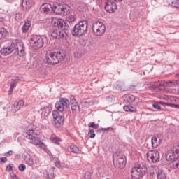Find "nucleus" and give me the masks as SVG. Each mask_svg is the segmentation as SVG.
Masks as SVG:
<instances>
[{
    "mask_svg": "<svg viewBox=\"0 0 179 179\" xmlns=\"http://www.w3.org/2000/svg\"><path fill=\"white\" fill-rule=\"evenodd\" d=\"M65 53L63 52H46L45 61L49 65H55L64 61Z\"/></svg>",
    "mask_w": 179,
    "mask_h": 179,
    "instance_id": "obj_1",
    "label": "nucleus"
},
{
    "mask_svg": "<svg viewBox=\"0 0 179 179\" xmlns=\"http://www.w3.org/2000/svg\"><path fill=\"white\" fill-rule=\"evenodd\" d=\"M148 166L145 164H137L131 168V176L132 179H140L145 176Z\"/></svg>",
    "mask_w": 179,
    "mask_h": 179,
    "instance_id": "obj_2",
    "label": "nucleus"
},
{
    "mask_svg": "<svg viewBox=\"0 0 179 179\" xmlns=\"http://www.w3.org/2000/svg\"><path fill=\"white\" fill-rule=\"evenodd\" d=\"M86 33H87V22L86 20L79 22L72 30V34L75 37H80V36H83Z\"/></svg>",
    "mask_w": 179,
    "mask_h": 179,
    "instance_id": "obj_3",
    "label": "nucleus"
},
{
    "mask_svg": "<svg viewBox=\"0 0 179 179\" xmlns=\"http://www.w3.org/2000/svg\"><path fill=\"white\" fill-rule=\"evenodd\" d=\"M113 166L116 169H124L127 164V161L124 154L121 152H115L113 157Z\"/></svg>",
    "mask_w": 179,
    "mask_h": 179,
    "instance_id": "obj_4",
    "label": "nucleus"
},
{
    "mask_svg": "<svg viewBox=\"0 0 179 179\" xmlns=\"http://www.w3.org/2000/svg\"><path fill=\"white\" fill-rule=\"evenodd\" d=\"M29 45L33 50H40L44 46V38L41 36H34L29 40Z\"/></svg>",
    "mask_w": 179,
    "mask_h": 179,
    "instance_id": "obj_5",
    "label": "nucleus"
},
{
    "mask_svg": "<svg viewBox=\"0 0 179 179\" xmlns=\"http://www.w3.org/2000/svg\"><path fill=\"white\" fill-rule=\"evenodd\" d=\"M179 145L174 147L172 150H169L166 155V160L172 162L173 167H174V162L179 160Z\"/></svg>",
    "mask_w": 179,
    "mask_h": 179,
    "instance_id": "obj_6",
    "label": "nucleus"
},
{
    "mask_svg": "<svg viewBox=\"0 0 179 179\" xmlns=\"http://www.w3.org/2000/svg\"><path fill=\"white\" fill-rule=\"evenodd\" d=\"M92 29L95 36L101 37L106 33V25L101 22H95L92 24Z\"/></svg>",
    "mask_w": 179,
    "mask_h": 179,
    "instance_id": "obj_7",
    "label": "nucleus"
},
{
    "mask_svg": "<svg viewBox=\"0 0 179 179\" xmlns=\"http://www.w3.org/2000/svg\"><path fill=\"white\" fill-rule=\"evenodd\" d=\"M34 131H37V126L34 125V124H29L27 127L26 138L29 139L30 141L36 139L38 136Z\"/></svg>",
    "mask_w": 179,
    "mask_h": 179,
    "instance_id": "obj_8",
    "label": "nucleus"
},
{
    "mask_svg": "<svg viewBox=\"0 0 179 179\" xmlns=\"http://www.w3.org/2000/svg\"><path fill=\"white\" fill-rule=\"evenodd\" d=\"M146 155L150 163H157L160 160V152L157 150L148 151Z\"/></svg>",
    "mask_w": 179,
    "mask_h": 179,
    "instance_id": "obj_9",
    "label": "nucleus"
},
{
    "mask_svg": "<svg viewBox=\"0 0 179 179\" xmlns=\"http://www.w3.org/2000/svg\"><path fill=\"white\" fill-rule=\"evenodd\" d=\"M15 50H16V45L13 43H9L1 49L0 52L1 55L6 57V55L12 54Z\"/></svg>",
    "mask_w": 179,
    "mask_h": 179,
    "instance_id": "obj_10",
    "label": "nucleus"
},
{
    "mask_svg": "<svg viewBox=\"0 0 179 179\" xmlns=\"http://www.w3.org/2000/svg\"><path fill=\"white\" fill-rule=\"evenodd\" d=\"M52 114L55 127L57 128H59V127H61V125L64 124V116L59 114V112H58V110H55L52 111Z\"/></svg>",
    "mask_w": 179,
    "mask_h": 179,
    "instance_id": "obj_11",
    "label": "nucleus"
},
{
    "mask_svg": "<svg viewBox=\"0 0 179 179\" xmlns=\"http://www.w3.org/2000/svg\"><path fill=\"white\" fill-rule=\"evenodd\" d=\"M51 23L52 24H54L55 27H58L59 29H62V27L65 26V22L61 18L52 17Z\"/></svg>",
    "mask_w": 179,
    "mask_h": 179,
    "instance_id": "obj_12",
    "label": "nucleus"
},
{
    "mask_svg": "<svg viewBox=\"0 0 179 179\" xmlns=\"http://www.w3.org/2000/svg\"><path fill=\"white\" fill-rule=\"evenodd\" d=\"M30 143L32 145H34L35 146H38L41 149H43V150H45L47 149V146L44 143L41 142V140H40V138L36 137L33 140H31Z\"/></svg>",
    "mask_w": 179,
    "mask_h": 179,
    "instance_id": "obj_13",
    "label": "nucleus"
},
{
    "mask_svg": "<svg viewBox=\"0 0 179 179\" xmlns=\"http://www.w3.org/2000/svg\"><path fill=\"white\" fill-rule=\"evenodd\" d=\"M105 10L108 13H114L117 10V4L114 2L109 1L106 4Z\"/></svg>",
    "mask_w": 179,
    "mask_h": 179,
    "instance_id": "obj_14",
    "label": "nucleus"
},
{
    "mask_svg": "<svg viewBox=\"0 0 179 179\" xmlns=\"http://www.w3.org/2000/svg\"><path fill=\"white\" fill-rule=\"evenodd\" d=\"M51 37L59 40L60 38H64V37H65V33L64 31H60L59 29H53L51 33Z\"/></svg>",
    "mask_w": 179,
    "mask_h": 179,
    "instance_id": "obj_15",
    "label": "nucleus"
},
{
    "mask_svg": "<svg viewBox=\"0 0 179 179\" xmlns=\"http://www.w3.org/2000/svg\"><path fill=\"white\" fill-rule=\"evenodd\" d=\"M162 138H160V136H154L151 138L152 146L154 148H156L160 146V145H162Z\"/></svg>",
    "mask_w": 179,
    "mask_h": 179,
    "instance_id": "obj_16",
    "label": "nucleus"
},
{
    "mask_svg": "<svg viewBox=\"0 0 179 179\" xmlns=\"http://www.w3.org/2000/svg\"><path fill=\"white\" fill-rule=\"evenodd\" d=\"M17 52L20 57H22L24 54V45L23 42L17 41L16 43Z\"/></svg>",
    "mask_w": 179,
    "mask_h": 179,
    "instance_id": "obj_17",
    "label": "nucleus"
},
{
    "mask_svg": "<svg viewBox=\"0 0 179 179\" xmlns=\"http://www.w3.org/2000/svg\"><path fill=\"white\" fill-rule=\"evenodd\" d=\"M62 5L59 4L58 3H54L52 5V10L55 15H60L62 12Z\"/></svg>",
    "mask_w": 179,
    "mask_h": 179,
    "instance_id": "obj_18",
    "label": "nucleus"
},
{
    "mask_svg": "<svg viewBox=\"0 0 179 179\" xmlns=\"http://www.w3.org/2000/svg\"><path fill=\"white\" fill-rule=\"evenodd\" d=\"M51 113V107L50 106H46L41 109V117L43 120H45V118H48V115H50Z\"/></svg>",
    "mask_w": 179,
    "mask_h": 179,
    "instance_id": "obj_19",
    "label": "nucleus"
},
{
    "mask_svg": "<svg viewBox=\"0 0 179 179\" xmlns=\"http://www.w3.org/2000/svg\"><path fill=\"white\" fill-rule=\"evenodd\" d=\"M24 159L26 164H28V166H34V164H36L34 159H33V157H31V155H30L29 154H27L24 156Z\"/></svg>",
    "mask_w": 179,
    "mask_h": 179,
    "instance_id": "obj_20",
    "label": "nucleus"
},
{
    "mask_svg": "<svg viewBox=\"0 0 179 179\" xmlns=\"http://www.w3.org/2000/svg\"><path fill=\"white\" fill-rule=\"evenodd\" d=\"M52 9V5L50 3H45L41 6V12L43 13H48Z\"/></svg>",
    "mask_w": 179,
    "mask_h": 179,
    "instance_id": "obj_21",
    "label": "nucleus"
},
{
    "mask_svg": "<svg viewBox=\"0 0 179 179\" xmlns=\"http://www.w3.org/2000/svg\"><path fill=\"white\" fill-rule=\"evenodd\" d=\"M71 11L72 10L71 9V7L69 6L68 5L62 6L61 16H66L71 14Z\"/></svg>",
    "mask_w": 179,
    "mask_h": 179,
    "instance_id": "obj_22",
    "label": "nucleus"
},
{
    "mask_svg": "<svg viewBox=\"0 0 179 179\" xmlns=\"http://www.w3.org/2000/svg\"><path fill=\"white\" fill-rule=\"evenodd\" d=\"M22 6L24 9H30L33 6V1L31 0H22Z\"/></svg>",
    "mask_w": 179,
    "mask_h": 179,
    "instance_id": "obj_23",
    "label": "nucleus"
},
{
    "mask_svg": "<svg viewBox=\"0 0 179 179\" xmlns=\"http://www.w3.org/2000/svg\"><path fill=\"white\" fill-rule=\"evenodd\" d=\"M23 106H24V101H23V100H20L17 103H14L13 111H19V110H20Z\"/></svg>",
    "mask_w": 179,
    "mask_h": 179,
    "instance_id": "obj_24",
    "label": "nucleus"
},
{
    "mask_svg": "<svg viewBox=\"0 0 179 179\" xmlns=\"http://www.w3.org/2000/svg\"><path fill=\"white\" fill-rule=\"evenodd\" d=\"M31 27V21L30 20L26 21L22 28V33H27V31H29V29H30Z\"/></svg>",
    "mask_w": 179,
    "mask_h": 179,
    "instance_id": "obj_25",
    "label": "nucleus"
},
{
    "mask_svg": "<svg viewBox=\"0 0 179 179\" xmlns=\"http://www.w3.org/2000/svg\"><path fill=\"white\" fill-rule=\"evenodd\" d=\"M8 34H9V33L8 32L6 29H0V40H3V38H6V37H8Z\"/></svg>",
    "mask_w": 179,
    "mask_h": 179,
    "instance_id": "obj_26",
    "label": "nucleus"
},
{
    "mask_svg": "<svg viewBox=\"0 0 179 179\" xmlns=\"http://www.w3.org/2000/svg\"><path fill=\"white\" fill-rule=\"evenodd\" d=\"M123 100H124V101H127V103H134L135 96L131 94L124 95L123 96Z\"/></svg>",
    "mask_w": 179,
    "mask_h": 179,
    "instance_id": "obj_27",
    "label": "nucleus"
},
{
    "mask_svg": "<svg viewBox=\"0 0 179 179\" xmlns=\"http://www.w3.org/2000/svg\"><path fill=\"white\" fill-rule=\"evenodd\" d=\"M71 107L74 114H78V113L80 111V108L79 107V104H78V103H71Z\"/></svg>",
    "mask_w": 179,
    "mask_h": 179,
    "instance_id": "obj_28",
    "label": "nucleus"
},
{
    "mask_svg": "<svg viewBox=\"0 0 179 179\" xmlns=\"http://www.w3.org/2000/svg\"><path fill=\"white\" fill-rule=\"evenodd\" d=\"M123 109L124 111H126L127 113H136V111H138V110L136 109V108L134 107V106H124L123 107Z\"/></svg>",
    "mask_w": 179,
    "mask_h": 179,
    "instance_id": "obj_29",
    "label": "nucleus"
},
{
    "mask_svg": "<svg viewBox=\"0 0 179 179\" xmlns=\"http://www.w3.org/2000/svg\"><path fill=\"white\" fill-rule=\"evenodd\" d=\"M19 82V80L17 79H15V80H13L10 83V88L9 90V94H11V93H13V89H15V87H16L17 83Z\"/></svg>",
    "mask_w": 179,
    "mask_h": 179,
    "instance_id": "obj_30",
    "label": "nucleus"
},
{
    "mask_svg": "<svg viewBox=\"0 0 179 179\" xmlns=\"http://www.w3.org/2000/svg\"><path fill=\"white\" fill-rule=\"evenodd\" d=\"M159 170L160 169H159V167L157 166H150L149 169L150 174L151 176H155V174H157V173H159Z\"/></svg>",
    "mask_w": 179,
    "mask_h": 179,
    "instance_id": "obj_31",
    "label": "nucleus"
},
{
    "mask_svg": "<svg viewBox=\"0 0 179 179\" xmlns=\"http://www.w3.org/2000/svg\"><path fill=\"white\" fill-rule=\"evenodd\" d=\"M157 179H166L167 178V175L163 171L159 170L157 173Z\"/></svg>",
    "mask_w": 179,
    "mask_h": 179,
    "instance_id": "obj_32",
    "label": "nucleus"
},
{
    "mask_svg": "<svg viewBox=\"0 0 179 179\" xmlns=\"http://www.w3.org/2000/svg\"><path fill=\"white\" fill-rule=\"evenodd\" d=\"M50 140L52 143H55L56 145H59V142H62L61 139H59L57 136L52 135L50 136Z\"/></svg>",
    "mask_w": 179,
    "mask_h": 179,
    "instance_id": "obj_33",
    "label": "nucleus"
},
{
    "mask_svg": "<svg viewBox=\"0 0 179 179\" xmlns=\"http://www.w3.org/2000/svg\"><path fill=\"white\" fill-rule=\"evenodd\" d=\"M55 107L56 108V110H57L58 111H60V113H62V111H64V106L61 103L60 101H58L55 103Z\"/></svg>",
    "mask_w": 179,
    "mask_h": 179,
    "instance_id": "obj_34",
    "label": "nucleus"
},
{
    "mask_svg": "<svg viewBox=\"0 0 179 179\" xmlns=\"http://www.w3.org/2000/svg\"><path fill=\"white\" fill-rule=\"evenodd\" d=\"M59 102L64 107H68L69 106V101L67 99H66V98H62L59 100Z\"/></svg>",
    "mask_w": 179,
    "mask_h": 179,
    "instance_id": "obj_35",
    "label": "nucleus"
},
{
    "mask_svg": "<svg viewBox=\"0 0 179 179\" xmlns=\"http://www.w3.org/2000/svg\"><path fill=\"white\" fill-rule=\"evenodd\" d=\"M69 150L72 153H76V154L79 153V148H78L76 145H71L69 147Z\"/></svg>",
    "mask_w": 179,
    "mask_h": 179,
    "instance_id": "obj_36",
    "label": "nucleus"
},
{
    "mask_svg": "<svg viewBox=\"0 0 179 179\" xmlns=\"http://www.w3.org/2000/svg\"><path fill=\"white\" fill-rule=\"evenodd\" d=\"M141 102L142 101H141L139 98L134 97V100L133 101V104L134 106H139V104H141Z\"/></svg>",
    "mask_w": 179,
    "mask_h": 179,
    "instance_id": "obj_37",
    "label": "nucleus"
},
{
    "mask_svg": "<svg viewBox=\"0 0 179 179\" xmlns=\"http://www.w3.org/2000/svg\"><path fill=\"white\" fill-rule=\"evenodd\" d=\"M171 5L173 8H179V0H172Z\"/></svg>",
    "mask_w": 179,
    "mask_h": 179,
    "instance_id": "obj_38",
    "label": "nucleus"
},
{
    "mask_svg": "<svg viewBox=\"0 0 179 179\" xmlns=\"http://www.w3.org/2000/svg\"><path fill=\"white\" fill-rule=\"evenodd\" d=\"M53 162L55 163L56 167H58L59 169H61V161H59V159H53Z\"/></svg>",
    "mask_w": 179,
    "mask_h": 179,
    "instance_id": "obj_39",
    "label": "nucleus"
},
{
    "mask_svg": "<svg viewBox=\"0 0 179 179\" xmlns=\"http://www.w3.org/2000/svg\"><path fill=\"white\" fill-rule=\"evenodd\" d=\"M67 22L69 23H73V22H75V15H69L67 17Z\"/></svg>",
    "mask_w": 179,
    "mask_h": 179,
    "instance_id": "obj_40",
    "label": "nucleus"
},
{
    "mask_svg": "<svg viewBox=\"0 0 179 179\" xmlns=\"http://www.w3.org/2000/svg\"><path fill=\"white\" fill-rule=\"evenodd\" d=\"M88 136L91 138H95L96 137V134H94V129H91L89 132H88Z\"/></svg>",
    "mask_w": 179,
    "mask_h": 179,
    "instance_id": "obj_41",
    "label": "nucleus"
},
{
    "mask_svg": "<svg viewBox=\"0 0 179 179\" xmlns=\"http://www.w3.org/2000/svg\"><path fill=\"white\" fill-rule=\"evenodd\" d=\"M84 179H92V172H86L84 176Z\"/></svg>",
    "mask_w": 179,
    "mask_h": 179,
    "instance_id": "obj_42",
    "label": "nucleus"
},
{
    "mask_svg": "<svg viewBox=\"0 0 179 179\" xmlns=\"http://www.w3.org/2000/svg\"><path fill=\"white\" fill-rule=\"evenodd\" d=\"M83 55V53L80 51H77L74 53V57L76 58H82V56Z\"/></svg>",
    "mask_w": 179,
    "mask_h": 179,
    "instance_id": "obj_43",
    "label": "nucleus"
},
{
    "mask_svg": "<svg viewBox=\"0 0 179 179\" xmlns=\"http://www.w3.org/2000/svg\"><path fill=\"white\" fill-rule=\"evenodd\" d=\"M89 127H90V128H93L94 129H99V124H96L94 122L90 123Z\"/></svg>",
    "mask_w": 179,
    "mask_h": 179,
    "instance_id": "obj_44",
    "label": "nucleus"
},
{
    "mask_svg": "<svg viewBox=\"0 0 179 179\" xmlns=\"http://www.w3.org/2000/svg\"><path fill=\"white\" fill-rule=\"evenodd\" d=\"M18 170H20V171H24L26 170V165L24 164H20L18 166Z\"/></svg>",
    "mask_w": 179,
    "mask_h": 179,
    "instance_id": "obj_45",
    "label": "nucleus"
},
{
    "mask_svg": "<svg viewBox=\"0 0 179 179\" xmlns=\"http://www.w3.org/2000/svg\"><path fill=\"white\" fill-rule=\"evenodd\" d=\"M173 169H179V159L173 162Z\"/></svg>",
    "mask_w": 179,
    "mask_h": 179,
    "instance_id": "obj_46",
    "label": "nucleus"
},
{
    "mask_svg": "<svg viewBox=\"0 0 179 179\" xmlns=\"http://www.w3.org/2000/svg\"><path fill=\"white\" fill-rule=\"evenodd\" d=\"M152 107L155 108V110H162V106L159 103L152 104Z\"/></svg>",
    "mask_w": 179,
    "mask_h": 179,
    "instance_id": "obj_47",
    "label": "nucleus"
},
{
    "mask_svg": "<svg viewBox=\"0 0 179 179\" xmlns=\"http://www.w3.org/2000/svg\"><path fill=\"white\" fill-rule=\"evenodd\" d=\"M54 177H55L54 173H51L50 176V174H48V173H47L45 176V178H48V179H52V178H54Z\"/></svg>",
    "mask_w": 179,
    "mask_h": 179,
    "instance_id": "obj_48",
    "label": "nucleus"
},
{
    "mask_svg": "<svg viewBox=\"0 0 179 179\" xmlns=\"http://www.w3.org/2000/svg\"><path fill=\"white\" fill-rule=\"evenodd\" d=\"M75 103H78L76 101V99H75V96H71V106H72V104H73Z\"/></svg>",
    "mask_w": 179,
    "mask_h": 179,
    "instance_id": "obj_49",
    "label": "nucleus"
},
{
    "mask_svg": "<svg viewBox=\"0 0 179 179\" xmlns=\"http://www.w3.org/2000/svg\"><path fill=\"white\" fill-rule=\"evenodd\" d=\"M80 44H81V45H83L85 47V46L87 45V41L82 40L80 41Z\"/></svg>",
    "mask_w": 179,
    "mask_h": 179,
    "instance_id": "obj_50",
    "label": "nucleus"
},
{
    "mask_svg": "<svg viewBox=\"0 0 179 179\" xmlns=\"http://www.w3.org/2000/svg\"><path fill=\"white\" fill-rule=\"evenodd\" d=\"M6 160H8V159H6V157H1L0 158V163L3 164L6 162Z\"/></svg>",
    "mask_w": 179,
    "mask_h": 179,
    "instance_id": "obj_51",
    "label": "nucleus"
},
{
    "mask_svg": "<svg viewBox=\"0 0 179 179\" xmlns=\"http://www.w3.org/2000/svg\"><path fill=\"white\" fill-rule=\"evenodd\" d=\"M12 155H13V151H12V150H10L6 153V156H12Z\"/></svg>",
    "mask_w": 179,
    "mask_h": 179,
    "instance_id": "obj_52",
    "label": "nucleus"
},
{
    "mask_svg": "<svg viewBox=\"0 0 179 179\" xmlns=\"http://www.w3.org/2000/svg\"><path fill=\"white\" fill-rule=\"evenodd\" d=\"M6 171H11V170H12V166L8 165V166L6 167Z\"/></svg>",
    "mask_w": 179,
    "mask_h": 179,
    "instance_id": "obj_53",
    "label": "nucleus"
},
{
    "mask_svg": "<svg viewBox=\"0 0 179 179\" xmlns=\"http://www.w3.org/2000/svg\"><path fill=\"white\" fill-rule=\"evenodd\" d=\"M136 85H131L129 88V90H135Z\"/></svg>",
    "mask_w": 179,
    "mask_h": 179,
    "instance_id": "obj_54",
    "label": "nucleus"
},
{
    "mask_svg": "<svg viewBox=\"0 0 179 179\" xmlns=\"http://www.w3.org/2000/svg\"><path fill=\"white\" fill-rule=\"evenodd\" d=\"M11 178L12 179H19V178H17V176H16V174L13 173V175H11Z\"/></svg>",
    "mask_w": 179,
    "mask_h": 179,
    "instance_id": "obj_55",
    "label": "nucleus"
},
{
    "mask_svg": "<svg viewBox=\"0 0 179 179\" xmlns=\"http://www.w3.org/2000/svg\"><path fill=\"white\" fill-rule=\"evenodd\" d=\"M153 88L159 87V85H157L156 83H154V85H152Z\"/></svg>",
    "mask_w": 179,
    "mask_h": 179,
    "instance_id": "obj_56",
    "label": "nucleus"
},
{
    "mask_svg": "<svg viewBox=\"0 0 179 179\" xmlns=\"http://www.w3.org/2000/svg\"><path fill=\"white\" fill-rule=\"evenodd\" d=\"M173 107H175L176 108H178V105L173 104Z\"/></svg>",
    "mask_w": 179,
    "mask_h": 179,
    "instance_id": "obj_57",
    "label": "nucleus"
},
{
    "mask_svg": "<svg viewBox=\"0 0 179 179\" xmlns=\"http://www.w3.org/2000/svg\"><path fill=\"white\" fill-rule=\"evenodd\" d=\"M0 132H2V127L0 126Z\"/></svg>",
    "mask_w": 179,
    "mask_h": 179,
    "instance_id": "obj_58",
    "label": "nucleus"
},
{
    "mask_svg": "<svg viewBox=\"0 0 179 179\" xmlns=\"http://www.w3.org/2000/svg\"><path fill=\"white\" fill-rule=\"evenodd\" d=\"M176 76V78H179V73L177 74Z\"/></svg>",
    "mask_w": 179,
    "mask_h": 179,
    "instance_id": "obj_59",
    "label": "nucleus"
},
{
    "mask_svg": "<svg viewBox=\"0 0 179 179\" xmlns=\"http://www.w3.org/2000/svg\"><path fill=\"white\" fill-rule=\"evenodd\" d=\"M10 1H13V0H10Z\"/></svg>",
    "mask_w": 179,
    "mask_h": 179,
    "instance_id": "obj_60",
    "label": "nucleus"
}]
</instances>
